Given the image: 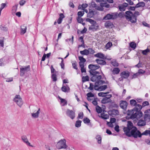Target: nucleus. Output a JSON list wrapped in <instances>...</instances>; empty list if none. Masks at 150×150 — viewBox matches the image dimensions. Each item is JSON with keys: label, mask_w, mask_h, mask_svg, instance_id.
Instances as JSON below:
<instances>
[{"label": "nucleus", "mask_w": 150, "mask_h": 150, "mask_svg": "<svg viewBox=\"0 0 150 150\" xmlns=\"http://www.w3.org/2000/svg\"><path fill=\"white\" fill-rule=\"evenodd\" d=\"M84 123L86 124H88V125H89L91 126H92V125L90 123V120L87 117L84 118L83 120Z\"/></svg>", "instance_id": "obj_25"}, {"label": "nucleus", "mask_w": 150, "mask_h": 150, "mask_svg": "<svg viewBox=\"0 0 150 150\" xmlns=\"http://www.w3.org/2000/svg\"><path fill=\"white\" fill-rule=\"evenodd\" d=\"M64 141L62 140L59 141L57 144L56 147L58 149H66L67 147L66 144V140L64 139Z\"/></svg>", "instance_id": "obj_6"}, {"label": "nucleus", "mask_w": 150, "mask_h": 150, "mask_svg": "<svg viewBox=\"0 0 150 150\" xmlns=\"http://www.w3.org/2000/svg\"><path fill=\"white\" fill-rule=\"evenodd\" d=\"M81 121L78 120L76 121L75 123V127H79L81 125Z\"/></svg>", "instance_id": "obj_40"}, {"label": "nucleus", "mask_w": 150, "mask_h": 150, "mask_svg": "<svg viewBox=\"0 0 150 150\" xmlns=\"http://www.w3.org/2000/svg\"><path fill=\"white\" fill-rule=\"evenodd\" d=\"M111 19H112V15L108 13L103 17V21H105Z\"/></svg>", "instance_id": "obj_21"}, {"label": "nucleus", "mask_w": 150, "mask_h": 150, "mask_svg": "<svg viewBox=\"0 0 150 150\" xmlns=\"http://www.w3.org/2000/svg\"><path fill=\"white\" fill-rule=\"evenodd\" d=\"M128 4L125 3L122 4L120 5L119 6V8L120 11H124L125 10L126 7L128 6Z\"/></svg>", "instance_id": "obj_19"}, {"label": "nucleus", "mask_w": 150, "mask_h": 150, "mask_svg": "<svg viewBox=\"0 0 150 150\" xmlns=\"http://www.w3.org/2000/svg\"><path fill=\"white\" fill-rule=\"evenodd\" d=\"M101 85H94V89L95 90L99 91H103L106 89L107 88V85L102 86L98 87V86Z\"/></svg>", "instance_id": "obj_11"}, {"label": "nucleus", "mask_w": 150, "mask_h": 150, "mask_svg": "<svg viewBox=\"0 0 150 150\" xmlns=\"http://www.w3.org/2000/svg\"><path fill=\"white\" fill-rule=\"evenodd\" d=\"M21 139L23 141L26 143V144L28 145L29 146H32L30 144V143L28 142V139L27 138L26 136L25 135H23L21 137Z\"/></svg>", "instance_id": "obj_13"}, {"label": "nucleus", "mask_w": 150, "mask_h": 150, "mask_svg": "<svg viewBox=\"0 0 150 150\" xmlns=\"http://www.w3.org/2000/svg\"><path fill=\"white\" fill-rule=\"evenodd\" d=\"M67 87L63 85L61 88L62 91L64 92H68L69 91L70 88L67 85H66Z\"/></svg>", "instance_id": "obj_20"}, {"label": "nucleus", "mask_w": 150, "mask_h": 150, "mask_svg": "<svg viewBox=\"0 0 150 150\" xmlns=\"http://www.w3.org/2000/svg\"><path fill=\"white\" fill-rule=\"evenodd\" d=\"M127 105V102L125 101H121L120 104V107L123 109L125 110Z\"/></svg>", "instance_id": "obj_14"}, {"label": "nucleus", "mask_w": 150, "mask_h": 150, "mask_svg": "<svg viewBox=\"0 0 150 150\" xmlns=\"http://www.w3.org/2000/svg\"><path fill=\"white\" fill-rule=\"evenodd\" d=\"M60 65L62 69H64V61H61V62L60 63Z\"/></svg>", "instance_id": "obj_62"}, {"label": "nucleus", "mask_w": 150, "mask_h": 150, "mask_svg": "<svg viewBox=\"0 0 150 150\" xmlns=\"http://www.w3.org/2000/svg\"><path fill=\"white\" fill-rule=\"evenodd\" d=\"M129 74L128 71H124L121 74V76L123 78H127L129 76Z\"/></svg>", "instance_id": "obj_17"}, {"label": "nucleus", "mask_w": 150, "mask_h": 150, "mask_svg": "<svg viewBox=\"0 0 150 150\" xmlns=\"http://www.w3.org/2000/svg\"><path fill=\"white\" fill-rule=\"evenodd\" d=\"M79 59L80 61L79 62V66H81V64L83 65H84L85 62L86 61V59L84 58L83 56L79 57Z\"/></svg>", "instance_id": "obj_16"}, {"label": "nucleus", "mask_w": 150, "mask_h": 150, "mask_svg": "<svg viewBox=\"0 0 150 150\" xmlns=\"http://www.w3.org/2000/svg\"><path fill=\"white\" fill-rule=\"evenodd\" d=\"M4 38L3 37L2 40L0 39V46L2 47H3L4 46V41L3 39Z\"/></svg>", "instance_id": "obj_58"}, {"label": "nucleus", "mask_w": 150, "mask_h": 150, "mask_svg": "<svg viewBox=\"0 0 150 150\" xmlns=\"http://www.w3.org/2000/svg\"><path fill=\"white\" fill-rule=\"evenodd\" d=\"M100 117L104 120H106L109 118V116L108 115L104 113H101Z\"/></svg>", "instance_id": "obj_27"}, {"label": "nucleus", "mask_w": 150, "mask_h": 150, "mask_svg": "<svg viewBox=\"0 0 150 150\" xmlns=\"http://www.w3.org/2000/svg\"><path fill=\"white\" fill-rule=\"evenodd\" d=\"M96 24L92 25L89 27V30H92L93 31L96 30L98 27V25L96 26Z\"/></svg>", "instance_id": "obj_30"}, {"label": "nucleus", "mask_w": 150, "mask_h": 150, "mask_svg": "<svg viewBox=\"0 0 150 150\" xmlns=\"http://www.w3.org/2000/svg\"><path fill=\"white\" fill-rule=\"evenodd\" d=\"M86 21L87 22H89L92 25L96 24V22L95 21L90 18H86Z\"/></svg>", "instance_id": "obj_31"}, {"label": "nucleus", "mask_w": 150, "mask_h": 150, "mask_svg": "<svg viewBox=\"0 0 150 150\" xmlns=\"http://www.w3.org/2000/svg\"><path fill=\"white\" fill-rule=\"evenodd\" d=\"M130 103L131 105L135 106L137 103V101L134 100H130Z\"/></svg>", "instance_id": "obj_50"}, {"label": "nucleus", "mask_w": 150, "mask_h": 150, "mask_svg": "<svg viewBox=\"0 0 150 150\" xmlns=\"http://www.w3.org/2000/svg\"><path fill=\"white\" fill-rule=\"evenodd\" d=\"M105 25L106 28H112V23L110 21H106L105 24Z\"/></svg>", "instance_id": "obj_26"}, {"label": "nucleus", "mask_w": 150, "mask_h": 150, "mask_svg": "<svg viewBox=\"0 0 150 150\" xmlns=\"http://www.w3.org/2000/svg\"><path fill=\"white\" fill-rule=\"evenodd\" d=\"M144 5V4L143 2L139 3L137 4L136 6V7L138 8L140 7H143Z\"/></svg>", "instance_id": "obj_48"}, {"label": "nucleus", "mask_w": 150, "mask_h": 150, "mask_svg": "<svg viewBox=\"0 0 150 150\" xmlns=\"http://www.w3.org/2000/svg\"><path fill=\"white\" fill-rule=\"evenodd\" d=\"M59 18L61 19L62 20H63V19L65 17L64 14L62 13H60L59 15Z\"/></svg>", "instance_id": "obj_64"}, {"label": "nucleus", "mask_w": 150, "mask_h": 150, "mask_svg": "<svg viewBox=\"0 0 150 150\" xmlns=\"http://www.w3.org/2000/svg\"><path fill=\"white\" fill-rule=\"evenodd\" d=\"M13 101L20 107H21L23 104L22 99L19 95H16L13 99Z\"/></svg>", "instance_id": "obj_5"}, {"label": "nucleus", "mask_w": 150, "mask_h": 150, "mask_svg": "<svg viewBox=\"0 0 150 150\" xmlns=\"http://www.w3.org/2000/svg\"><path fill=\"white\" fill-rule=\"evenodd\" d=\"M130 46L132 48L134 49L136 46V44L134 42H132L130 45Z\"/></svg>", "instance_id": "obj_59"}, {"label": "nucleus", "mask_w": 150, "mask_h": 150, "mask_svg": "<svg viewBox=\"0 0 150 150\" xmlns=\"http://www.w3.org/2000/svg\"><path fill=\"white\" fill-rule=\"evenodd\" d=\"M40 109L39 108L38 111L35 113H33L32 114V116L35 118H37L38 117L39 114L40 112Z\"/></svg>", "instance_id": "obj_29"}, {"label": "nucleus", "mask_w": 150, "mask_h": 150, "mask_svg": "<svg viewBox=\"0 0 150 150\" xmlns=\"http://www.w3.org/2000/svg\"><path fill=\"white\" fill-rule=\"evenodd\" d=\"M59 98L61 102L63 103L62 105L63 106H65L67 104V102L65 99L62 98L60 97H59Z\"/></svg>", "instance_id": "obj_33"}, {"label": "nucleus", "mask_w": 150, "mask_h": 150, "mask_svg": "<svg viewBox=\"0 0 150 150\" xmlns=\"http://www.w3.org/2000/svg\"><path fill=\"white\" fill-rule=\"evenodd\" d=\"M79 66L81 68V73H86V69L84 68L85 65H83L81 64V66Z\"/></svg>", "instance_id": "obj_44"}, {"label": "nucleus", "mask_w": 150, "mask_h": 150, "mask_svg": "<svg viewBox=\"0 0 150 150\" xmlns=\"http://www.w3.org/2000/svg\"><path fill=\"white\" fill-rule=\"evenodd\" d=\"M95 14V12L91 9H89V12L87 14V17L89 18H92L93 17L94 15Z\"/></svg>", "instance_id": "obj_22"}, {"label": "nucleus", "mask_w": 150, "mask_h": 150, "mask_svg": "<svg viewBox=\"0 0 150 150\" xmlns=\"http://www.w3.org/2000/svg\"><path fill=\"white\" fill-rule=\"evenodd\" d=\"M30 68L29 65L25 66L24 68H20V76H23L26 72L30 71Z\"/></svg>", "instance_id": "obj_8"}, {"label": "nucleus", "mask_w": 150, "mask_h": 150, "mask_svg": "<svg viewBox=\"0 0 150 150\" xmlns=\"http://www.w3.org/2000/svg\"><path fill=\"white\" fill-rule=\"evenodd\" d=\"M81 18L79 17H78L76 18V20L78 23H81L83 22V20L82 18Z\"/></svg>", "instance_id": "obj_47"}, {"label": "nucleus", "mask_w": 150, "mask_h": 150, "mask_svg": "<svg viewBox=\"0 0 150 150\" xmlns=\"http://www.w3.org/2000/svg\"><path fill=\"white\" fill-rule=\"evenodd\" d=\"M97 10L98 11H103V10L104 8H103L101 7V6H98L96 8Z\"/></svg>", "instance_id": "obj_63"}, {"label": "nucleus", "mask_w": 150, "mask_h": 150, "mask_svg": "<svg viewBox=\"0 0 150 150\" xmlns=\"http://www.w3.org/2000/svg\"><path fill=\"white\" fill-rule=\"evenodd\" d=\"M88 98L93 97L94 96V95L91 92L88 93L87 94Z\"/></svg>", "instance_id": "obj_56"}, {"label": "nucleus", "mask_w": 150, "mask_h": 150, "mask_svg": "<svg viewBox=\"0 0 150 150\" xmlns=\"http://www.w3.org/2000/svg\"><path fill=\"white\" fill-rule=\"evenodd\" d=\"M126 17L127 19L132 23H135L136 21V17L139 15V12L136 11L134 14L130 11L126 12Z\"/></svg>", "instance_id": "obj_4"}, {"label": "nucleus", "mask_w": 150, "mask_h": 150, "mask_svg": "<svg viewBox=\"0 0 150 150\" xmlns=\"http://www.w3.org/2000/svg\"><path fill=\"white\" fill-rule=\"evenodd\" d=\"M9 62V59L7 57H4L3 58L0 59V66H4L6 64Z\"/></svg>", "instance_id": "obj_10"}, {"label": "nucleus", "mask_w": 150, "mask_h": 150, "mask_svg": "<svg viewBox=\"0 0 150 150\" xmlns=\"http://www.w3.org/2000/svg\"><path fill=\"white\" fill-rule=\"evenodd\" d=\"M80 54L83 55H87L89 54V51L87 49H85L83 50L80 51Z\"/></svg>", "instance_id": "obj_28"}, {"label": "nucleus", "mask_w": 150, "mask_h": 150, "mask_svg": "<svg viewBox=\"0 0 150 150\" xmlns=\"http://www.w3.org/2000/svg\"><path fill=\"white\" fill-rule=\"evenodd\" d=\"M149 111H150V109L149 110H146L145 112V119L147 122L150 120V115L147 113Z\"/></svg>", "instance_id": "obj_18"}, {"label": "nucleus", "mask_w": 150, "mask_h": 150, "mask_svg": "<svg viewBox=\"0 0 150 150\" xmlns=\"http://www.w3.org/2000/svg\"><path fill=\"white\" fill-rule=\"evenodd\" d=\"M88 6V5L87 4H83L81 5V7L82 8V10H84V9L87 7Z\"/></svg>", "instance_id": "obj_57"}, {"label": "nucleus", "mask_w": 150, "mask_h": 150, "mask_svg": "<svg viewBox=\"0 0 150 150\" xmlns=\"http://www.w3.org/2000/svg\"><path fill=\"white\" fill-rule=\"evenodd\" d=\"M62 34L61 33H59V35H58L57 39V40H56L57 41L56 42L55 41L54 42L55 43V46H57V45L58 44L57 42H58V39H59V38H60L61 37Z\"/></svg>", "instance_id": "obj_49"}, {"label": "nucleus", "mask_w": 150, "mask_h": 150, "mask_svg": "<svg viewBox=\"0 0 150 150\" xmlns=\"http://www.w3.org/2000/svg\"><path fill=\"white\" fill-rule=\"evenodd\" d=\"M107 125L110 127L112 128V117H111L110 119V122H108Z\"/></svg>", "instance_id": "obj_41"}, {"label": "nucleus", "mask_w": 150, "mask_h": 150, "mask_svg": "<svg viewBox=\"0 0 150 150\" xmlns=\"http://www.w3.org/2000/svg\"><path fill=\"white\" fill-rule=\"evenodd\" d=\"M96 139L97 141V142L98 144H100L101 143L102 138L101 136L99 135H98L96 137Z\"/></svg>", "instance_id": "obj_34"}, {"label": "nucleus", "mask_w": 150, "mask_h": 150, "mask_svg": "<svg viewBox=\"0 0 150 150\" xmlns=\"http://www.w3.org/2000/svg\"><path fill=\"white\" fill-rule=\"evenodd\" d=\"M88 50L89 51V54H93L95 52L94 50L91 48H89Z\"/></svg>", "instance_id": "obj_54"}, {"label": "nucleus", "mask_w": 150, "mask_h": 150, "mask_svg": "<svg viewBox=\"0 0 150 150\" xmlns=\"http://www.w3.org/2000/svg\"><path fill=\"white\" fill-rule=\"evenodd\" d=\"M77 65V64L76 61H74L73 63H72V66L73 68L76 70L78 69Z\"/></svg>", "instance_id": "obj_45"}, {"label": "nucleus", "mask_w": 150, "mask_h": 150, "mask_svg": "<svg viewBox=\"0 0 150 150\" xmlns=\"http://www.w3.org/2000/svg\"><path fill=\"white\" fill-rule=\"evenodd\" d=\"M96 110L98 113H101L102 111L101 108L98 105L96 107Z\"/></svg>", "instance_id": "obj_42"}, {"label": "nucleus", "mask_w": 150, "mask_h": 150, "mask_svg": "<svg viewBox=\"0 0 150 150\" xmlns=\"http://www.w3.org/2000/svg\"><path fill=\"white\" fill-rule=\"evenodd\" d=\"M112 45V44L111 42H109L107 43L105 45V47L107 49H109Z\"/></svg>", "instance_id": "obj_46"}, {"label": "nucleus", "mask_w": 150, "mask_h": 150, "mask_svg": "<svg viewBox=\"0 0 150 150\" xmlns=\"http://www.w3.org/2000/svg\"><path fill=\"white\" fill-rule=\"evenodd\" d=\"M124 131L126 135L129 136H132L134 138L140 137L142 135L150 136V130L145 131L142 133L137 130L135 127L133 126L132 123L129 121L127 122V126L124 128Z\"/></svg>", "instance_id": "obj_1"}, {"label": "nucleus", "mask_w": 150, "mask_h": 150, "mask_svg": "<svg viewBox=\"0 0 150 150\" xmlns=\"http://www.w3.org/2000/svg\"><path fill=\"white\" fill-rule=\"evenodd\" d=\"M109 93V92H108L105 93L101 92L98 93V95L99 96L102 97H105V95H106V94Z\"/></svg>", "instance_id": "obj_38"}, {"label": "nucleus", "mask_w": 150, "mask_h": 150, "mask_svg": "<svg viewBox=\"0 0 150 150\" xmlns=\"http://www.w3.org/2000/svg\"><path fill=\"white\" fill-rule=\"evenodd\" d=\"M18 6V4H16L14 6H13L12 7V11L14 12H16L17 10Z\"/></svg>", "instance_id": "obj_51"}, {"label": "nucleus", "mask_w": 150, "mask_h": 150, "mask_svg": "<svg viewBox=\"0 0 150 150\" xmlns=\"http://www.w3.org/2000/svg\"><path fill=\"white\" fill-rule=\"evenodd\" d=\"M27 29V27H25V28H21V35H23L25 34L26 32V29Z\"/></svg>", "instance_id": "obj_53"}, {"label": "nucleus", "mask_w": 150, "mask_h": 150, "mask_svg": "<svg viewBox=\"0 0 150 150\" xmlns=\"http://www.w3.org/2000/svg\"><path fill=\"white\" fill-rule=\"evenodd\" d=\"M115 107V109H113V115H117L118 114L119 112L118 110H117V108H118V106L116 104H115L113 105V107Z\"/></svg>", "instance_id": "obj_23"}, {"label": "nucleus", "mask_w": 150, "mask_h": 150, "mask_svg": "<svg viewBox=\"0 0 150 150\" xmlns=\"http://www.w3.org/2000/svg\"><path fill=\"white\" fill-rule=\"evenodd\" d=\"M82 81L83 83L89 81V76H83L82 78Z\"/></svg>", "instance_id": "obj_35"}, {"label": "nucleus", "mask_w": 150, "mask_h": 150, "mask_svg": "<svg viewBox=\"0 0 150 150\" xmlns=\"http://www.w3.org/2000/svg\"><path fill=\"white\" fill-rule=\"evenodd\" d=\"M145 71H143L142 70L140 69L139 70L138 73H136V74H135L133 76V77L134 78H135L136 77V76L138 75L139 74H142L144 73Z\"/></svg>", "instance_id": "obj_43"}, {"label": "nucleus", "mask_w": 150, "mask_h": 150, "mask_svg": "<svg viewBox=\"0 0 150 150\" xmlns=\"http://www.w3.org/2000/svg\"><path fill=\"white\" fill-rule=\"evenodd\" d=\"M87 29L86 27H84L83 29L81 31V33L84 34L86 33L87 31Z\"/></svg>", "instance_id": "obj_61"}, {"label": "nucleus", "mask_w": 150, "mask_h": 150, "mask_svg": "<svg viewBox=\"0 0 150 150\" xmlns=\"http://www.w3.org/2000/svg\"><path fill=\"white\" fill-rule=\"evenodd\" d=\"M0 29L2 31L4 32H7L8 31V28L5 25H0Z\"/></svg>", "instance_id": "obj_39"}, {"label": "nucleus", "mask_w": 150, "mask_h": 150, "mask_svg": "<svg viewBox=\"0 0 150 150\" xmlns=\"http://www.w3.org/2000/svg\"><path fill=\"white\" fill-rule=\"evenodd\" d=\"M84 13V11H79L78 12L77 15H78V17H81L82 16Z\"/></svg>", "instance_id": "obj_52"}, {"label": "nucleus", "mask_w": 150, "mask_h": 150, "mask_svg": "<svg viewBox=\"0 0 150 150\" xmlns=\"http://www.w3.org/2000/svg\"><path fill=\"white\" fill-rule=\"evenodd\" d=\"M96 62L98 64L100 65H105L106 64V62L103 60L96 59Z\"/></svg>", "instance_id": "obj_24"}, {"label": "nucleus", "mask_w": 150, "mask_h": 150, "mask_svg": "<svg viewBox=\"0 0 150 150\" xmlns=\"http://www.w3.org/2000/svg\"><path fill=\"white\" fill-rule=\"evenodd\" d=\"M93 86L94 87L93 84L92 83H90V86L88 89H89L91 91H92L93 90Z\"/></svg>", "instance_id": "obj_60"}, {"label": "nucleus", "mask_w": 150, "mask_h": 150, "mask_svg": "<svg viewBox=\"0 0 150 150\" xmlns=\"http://www.w3.org/2000/svg\"><path fill=\"white\" fill-rule=\"evenodd\" d=\"M100 67V66L97 65L90 64L88 65V68L91 70L89 71V73L90 74H93L96 72H99L96 71V70L99 69Z\"/></svg>", "instance_id": "obj_7"}, {"label": "nucleus", "mask_w": 150, "mask_h": 150, "mask_svg": "<svg viewBox=\"0 0 150 150\" xmlns=\"http://www.w3.org/2000/svg\"><path fill=\"white\" fill-rule=\"evenodd\" d=\"M142 108L141 106L137 105L136 107V109L134 108L133 110H128L127 112V116L126 117V119L130 118L134 120V121L138 120L142 116V112L139 111Z\"/></svg>", "instance_id": "obj_2"}, {"label": "nucleus", "mask_w": 150, "mask_h": 150, "mask_svg": "<svg viewBox=\"0 0 150 150\" xmlns=\"http://www.w3.org/2000/svg\"><path fill=\"white\" fill-rule=\"evenodd\" d=\"M102 76L100 75V73L96 72L93 74H90L91 76L90 79L92 82H96L95 85H103L105 83L104 80H106V78L105 75L101 71Z\"/></svg>", "instance_id": "obj_3"}, {"label": "nucleus", "mask_w": 150, "mask_h": 150, "mask_svg": "<svg viewBox=\"0 0 150 150\" xmlns=\"http://www.w3.org/2000/svg\"><path fill=\"white\" fill-rule=\"evenodd\" d=\"M144 120L145 121L141 120H139L138 123V125L140 126H143L145 125L146 124V122L145 121H146V120L145 119Z\"/></svg>", "instance_id": "obj_32"}, {"label": "nucleus", "mask_w": 150, "mask_h": 150, "mask_svg": "<svg viewBox=\"0 0 150 150\" xmlns=\"http://www.w3.org/2000/svg\"><path fill=\"white\" fill-rule=\"evenodd\" d=\"M120 71V70L117 67L113 68V74H118Z\"/></svg>", "instance_id": "obj_37"}, {"label": "nucleus", "mask_w": 150, "mask_h": 150, "mask_svg": "<svg viewBox=\"0 0 150 150\" xmlns=\"http://www.w3.org/2000/svg\"><path fill=\"white\" fill-rule=\"evenodd\" d=\"M66 114L72 119H73L75 116V112L69 109L67 110Z\"/></svg>", "instance_id": "obj_12"}, {"label": "nucleus", "mask_w": 150, "mask_h": 150, "mask_svg": "<svg viewBox=\"0 0 150 150\" xmlns=\"http://www.w3.org/2000/svg\"><path fill=\"white\" fill-rule=\"evenodd\" d=\"M95 56L96 57L100 58L103 59H107V57L106 56H105V55L102 53H98L95 54Z\"/></svg>", "instance_id": "obj_15"}, {"label": "nucleus", "mask_w": 150, "mask_h": 150, "mask_svg": "<svg viewBox=\"0 0 150 150\" xmlns=\"http://www.w3.org/2000/svg\"><path fill=\"white\" fill-rule=\"evenodd\" d=\"M83 116V112H81L79 113L77 119H79V118L82 119Z\"/></svg>", "instance_id": "obj_55"}, {"label": "nucleus", "mask_w": 150, "mask_h": 150, "mask_svg": "<svg viewBox=\"0 0 150 150\" xmlns=\"http://www.w3.org/2000/svg\"><path fill=\"white\" fill-rule=\"evenodd\" d=\"M112 97V95L111 94H107L105 95V96L103 97L102 100H101V103L102 104H105L106 103H111L112 100L110 99V98Z\"/></svg>", "instance_id": "obj_9"}, {"label": "nucleus", "mask_w": 150, "mask_h": 150, "mask_svg": "<svg viewBox=\"0 0 150 150\" xmlns=\"http://www.w3.org/2000/svg\"><path fill=\"white\" fill-rule=\"evenodd\" d=\"M51 78L52 81L55 82L57 81V76L56 74L53 73L51 75Z\"/></svg>", "instance_id": "obj_36"}]
</instances>
